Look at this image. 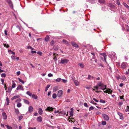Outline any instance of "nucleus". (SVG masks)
Instances as JSON below:
<instances>
[{
    "instance_id": "ea45409f",
    "label": "nucleus",
    "mask_w": 129,
    "mask_h": 129,
    "mask_svg": "<svg viewBox=\"0 0 129 129\" xmlns=\"http://www.w3.org/2000/svg\"><path fill=\"white\" fill-rule=\"evenodd\" d=\"M100 102L103 103H105L106 102L103 99H101L100 100Z\"/></svg>"
},
{
    "instance_id": "39448f33",
    "label": "nucleus",
    "mask_w": 129,
    "mask_h": 129,
    "mask_svg": "<svg viewBox=\"0 0 129 129\" xmlns=\"http://www.w3.org/2000/svg\"><path fill=\"white\" fill-rule=\"evenodd\" d=\"M101 55H102L103 57H101V59L103 60L104 61H105V62H106L107 61H106V59L107 56L106 54L105 53H102Z\"/></svg>"
},
{
    "instance_id": "58836bf2",
    "label": "nucleus",
    "mask_w": 129,
    "mask_h": 129,
    "mask_svg": "<svg viewBox=\"0 0 129 129\" xmlns=\"http://www.w3.org/2000/svg\"><path fill=\"white\" fill-rule=\"evenodd\" d=\"M6 126L8 129H12V127L11 126H9L8 125H6Z\"/></svg>"
},
{
    "instance_id": "f03ea898",
    "label": "nucleus",
    "mask_w": 129,
    "mask_h": 129,
    "mask_svg": "<svg viewBox=\"0 0 129 129\" xmlns=\"http://www.w3.org/2000/svg\"><path fill=\"white\" fill-rule=\"evenodd\" d=\"M121 68L123 70H126L128 67L127 63L126 62H123L121 64Z\"/></svg>"
},
{
    "instance_id": "0eeeda50",
    "label": "nucleus",
    "mask_w": 129,
    "mask_h": 129,
    "mask_svg": "<svg viewBox=\"0 0 129 129\" xmlns=\"http://www.w3.org/2000/svg\"><path fill=\"white\" fill-rule=\"evenodd\" d=\"M53 108L50 106L48 107L47 108L45 109V110L46 111H53Z\"/></svg>"
},
{
    "instance_id": "e433bc0d",
    "label": "nucleus",
    "mask_w": 129,
    "mask_h": 129,
    "mask_svg": "<svg viewBox=\"0 0 129 129\" xmlns=\"http://www.w3.org/2000/svg\"><path fill=\"white\" fill-rule=\"evenodd\" d=\"M16 86V84L15 83V82H14V81H13V84L12 86V88H14Z\"/></svg>"
},
{
    "instance_id": "a19ab883",
    "label": "nucleus",
    "mask_w": 129,
    "mask_h": 129,
    "mask_svg": "<svg viewBox=\"0 0 129 129\" xmlns=\"http://www.w3.org/2000/svg\"><path fill=\"white\" fill-rule=\"evenodd\" d=\"M61 80H62V81H66L65 80L61 79V78H58L55 81H61Z\"/></svg>"
},
{
    "instance_id": "423d86ee",
    "label": "nucleus",
    "mask_w": 129,
    "mask_h": 129,
    "mask_svg": "<svg viewBox=\"0 0 129 129\" xmlns=\"http://www.w3.org/2000/svg\"><path fill=\"white\" fill-rule=\"evenodd\" d=\"M104 119L108 121L109 120V117L106 114H104L102 115Z\"/></svg>"
},
{
    "instance_id": "603ef678",
    "label": "nucleus",
    "mask_w": 129,
    "mask_h": 129,
    "mask_svg": "<svg viewBox=\"0 0 129 129\" xmlns=\"http://www.w3.org/2000/svg\"><path fill=\"white\" fill-rule=\"evenodd\" d=\"M102 124L103 125H105L106 124V122L105 121H102Z\"/></svg>"
},
{
    "instance_id": "6e6d98bb",
    "label": "nucleus",
    "mask_w": 129,
    "mask_h": 129,
    "mask_svg": "<svg viewBox=\"0 0 129 129\" xmlns=\"http://www.w3.org/2000/svg\"><path fill=\"white\" fill-rule=\"evenodd\" d=\"M84 105L85 107H89L88 105H87V103H84Z\"/></svg>"
},
{
    "instance_id": "4be33fe9",
    "label": "nucleus",
    "mask_w": 129,
    "mask_h": 129,
    "mask_svg": "<svg viewBox=\"0 0 129 129\" xmlns=\"http://www.w3.org/2000/svg\"><path fill=\"white\" fill-rule=\"evenodd\" d=\"M19 97H20V96H19V95H15V96H13L11 100H13L14 99H16L17 98H19Z\"/></svg>"
},
{
    "instance_id": "f8f14e48",
    "label": "nucleus",
    "mask_w": 129,
    "mask_h": 129,
    "mask_svg": "<svg viewBox=\"0 0 129 129\" xmlns=\"http://www.w3.org/2000/svg\"><path fill=\"white\" fill-rule=\"evenodd\" d=\"M2 115L4 119L6 120L7 119V116L6 113L5 112H3L2 113Z\"/></svg>"
},
{
    "instance_id": "4c0bfd02",
    "label": "nucleus",
    "mask_w": 129,
    "mask_h": 129,
    "mask_svg": "<svg viewBox=\"0 0 129 129\" xmlns=\"http://www.w3.org/2000/svg\"><path fill=\"white\" fill-rule=\"evenodd\" d=\"M123 4L127 8L129 6L126 4L124 2L123 3Z\"/></svg>"
},
{
    "instance_id": "f3484780",
    "label": "nucleus",
    "mask_w": 129,
    "mask_h": 129,
    "mask_svg": "<svg viewBox=\"0 0 129 129\" xmlns=\"http://www.w3.org/2000/svg\"><path fill=\"white\" fill-rule=\"evenodd\" d=\"M37 120L38 121L41 122L42 121V118L41 116H39L37 117Z\"/></svg>"
},
{
    "instance_id": "6ab92c4d",
    "label": "nucleus",
    "mask_w": 129,
    "mask_h": 129,
    "mask_svg": "<svg viewBox=\"0 0 129 129\" xmlns=\"http://www.w3.org/2000/svg\"><path fill=\"white\" fill-rule=\"evenodd\" d=\"M32 98L35 99H37L38 96L35 94H33L32 95Z\"/></svg>"
},
{
    "instance_id": "f704fd0d",
    "label": "nucleus",
    "mask_w": 129,
    "mask_h": 129,
    "mask_svg": "<svg viewBox=\"0 0 129 129\" xmlns=\"http://www.w3.org/2000/svg\"><path fill=\"white\" fill-rule=\"evenodd\" d=\"M121 79L122 80H124L126 79V78L124 75H123L121 77Z\"/></svg>"
},
{
    "instance_id": "cd10ccee",
    "label": "nucleus",
    "mask_w": 129,
    "mask_h": 129,
    "mask_svg": "<svg viewBox=\"0 0 129 129\" xmlns=\"http://www.w3.org/2000/svg\"><path fill=\"white\" fill-rule=\"evenodd\" d=\"M22 106L21 104V103L18 102L17 103V107L19 108L21 107Z\"/></svg>"
},
{
    "instance_id": "79ce46f5",
    "label": "nucleus",
    "mask_w": 129,
    "mask_h": 129,
    "mask_svg": "<svg viewBox=\"0 0 129 129\" xmlns=\"http://www.w3.org/2000/svg\"><path fill=\"white\" fill-rule=\"evenodd\" d=\"M125 111L126 112L129 111V106H127L126 109L125 110Z\"/></svg>"
},
{
    "instance_id": "dca6fc26",
    "label": "nucleus",
    "mask_w": 129,
    "mask_h": 129,
    "mask_svg": "<svg viewBox=\"0 0 129 129\" xmlns=\"http://www.w3.org/2000/svg\"><path fill=\"white\" fill-rule=\"evenodd\" d=\"M43 111L42 109L41 108H39L38 110V113L40 115H41L42 114Z\"/></svg>"
},
{
    "instance_id": "e2e57ef3",
    "label": "nucleus",
    "mask_w": 129,
    "mask_h": 129,
    "mask_svg": "<svg viewBox=\"0 0 129 129\" xmlns=\"http://www.w3.org/2000/svg\"><path fill=\"white\" fill-rule=\"evenodd\" d=\"M6 75L5 73H3L1 74V76L3 77H5L6 76Z\"/></svg>"
},
{
    "instance_id": "20e7f679",
    "label": "nucleus",
    "mask_w": 129,
    "mask_h": 129,
    "mask_svg": "<svg viewBox=\"0 0 129 129\" xmlns=\"http://www.w3.org/2000/svg\"><path fill=\"white\" fill-rule=\"evenodd\" d=\"M69 61V60L64 58H62L61 60L60 63L63 64L67 63Z\"/></svg>"
},
{
    "instance_id": "9b49d317",
    "label": "nucleus",
    "mask_w": 129,
    "mask_h": 129,
    "mask_svg": "<svg viewBox=\"0 0 129 129\" xmlns=\"http://www.w3.org/2000/svg\"><path fill=\"white\" fill-rule=\"evenodd\" d=\"M72 45L74 47L77 48L79 46L78 45L76 44L75 42H72L71 43Z\"/></svg>"
},
{
    "instance_id": "8fccbe9b",
    "label": "nucleus",
    "mask_w": 129,
    "mask_h": 129,
    "mask_svg": "<svg viewBox=\"0 0 129 129\" xmlns=\"http://www.w3.org/2000/svg\"><path fill=\"white\" fill-rule=\"evenodd\" d=\"M87 2H89L90 3H94L95 2L94 0H93V2H92L91 0H86Z\"/></svg>"
},
{
    "instance_id": "de8ad7c7",
    "label": "nucleus",
    "mask_w": 129,
    "mask_h": 129,
    "mask_svg": "<svg viewBox=\"0 0 129 129\" xmlns=\"http://www.w3.org/2000/svg\"><path fill=\"white\" fill-rule=\"evenodd\" d=\"M54 41L52 40L50 43V44L52 46L54 44Z\"/></svg>"
},
{
    "instance_id": "a18cd8bd",
    "label": "nucleus",
    "mask_w": 129,
    "mask_h": 129,
    "mask_svg": "<svg viewBox=\"0 0 129 129\" xmlns=\"http://www.w3.org/2000/svg\"><path fill=\"white\" fill-rule=\"evenodd\" d=\"M3 44L4 46L5 47H6L7 48H8L9 47V45L8 44Z\"/></svg>"
},
{
    "instance_id": "680f3d73",
    "label": "nucleus",
    "mask_w": 129,
    "mask_h": 129,
    "mask_svg": "<svg viewBox=\"0 0 129 129\" xmlns=\"http://www.w3.org/2000/svg\"><path fill=\"white\" fill-rule=\"evenodd\" d=\"M48 76L49 77L52 76L53 75L51 73H49L48 74Z\"/></svg>"
},
{
    "instance_id": "c9c22d12",
    "label": "nucleus",
    "mask_w": 129,
    "mask_h": 129,
    "mask_svg": "<svg viewBox=\"0 0 129 129\" xmlns=\"http://www.w3.org/2000/svg\"><path fill=\"white\" fill-rule=\"evenodd\" d=\"M95 88L97 90H98L99 89H100V86L98 85V83L97 84V85L95 86Z\"/></svg>"
},
{
    "instance_id": "1a4fd4ad",
    "label": "nucleus",
    "mask_w": 129,
    "mask_h": 129,
    "mask_svg": "<svg viewBox=\"0 0 129 129\" xmlns=\"http://www.w3.org/2000/svg\"><path fill=\"white\" fill-rule=\"evenodd\" d=\"M7 2L8 3L9 6L11 8H12L13 7V4L12 3L10 0H6Z\"/></svg>"
},
{
    "instance_id": "bb28decb",
    "label": "nucleus",
    "mask_w": 129,
    "mask_h": 129,
    "mask_svg": "<svg viewBox=\"0 0 129 129\" xmlns=\"http://www.w3.org/2000/svg\"><path fill=\"white\" fill-rule=\"evenodd\" d=\"M26 93L29 96H31L32 95V93L30 92L29 91H27Z\"/></svg>"
},
{
    "instance_id": "a211bd4d",
    "label": "nucleus",
    "mask_w": 129,
    "mask_h": 129,
    "mask_svg": "<svg viewBox=\"0 0 129 129\" xmlns=\"http://www.w3.org/2000/svg\"><path fill=\"white\" fill-rule=\"evenodd\" d=\"M58 86H55L53 88V91L55 92L58 89Z\"/></svg>"
},
{
    "instance_id": "774afa93",
    "label": "nucleus",
    "mask_w": 129,
    "mask_h": 129,
    "mask_svg": "<svg viewBox=\"0 0 129 129\" xmlns=\"http://www.w3.org/2000/svg\"><path fill=\"white\" fill-rule=\"evenodd\" d=\"M128 71H126L125 73L126 74H128L129 73V69H128L127 70Z\"/></svg>"
},
{
    "instance_id": "473e14b6",
    "label": "nucleus",
    "mask_w": 129,
    "mask_h": 129,
    "mask_svg": "<svg viewBox=\"0 0 129 129\" xmlns=\"http://www.w3.org/2000/svg\"><path fill=\"white\" fill-rule=\"evenodd\" d=\"M108 93H111L112 92V91L111 90V89H107Z\"/></svg>"
},
{
    "instance_id": "f257e3e1",
    "label": "nucleus",
    "mask_w": 129,
    "mask_h": 129,
    "mask_svg": "<svg viewBox=\"0 0 129 129\" xmlns=\"http://www.w3.org/2000/svg\"><path fill=\"white\" fill-rule=\"evenodd\" d=\"M98 85L100 86V89L103 90L105 89H107V85H104V84L100 82L98 83Z\"/></svg>"
},
{
    "instance_id": "0e129e2a",
    "label": "nucleus",
    "mask_w": 129,
    "mask_h": 129,
    "mask_svg": "<svg viewBox=\"0 0 129 129\" xmlns=\"http://www.w3.org/2000/svg\"><path fill=\"white\" fill-rule=\"evenodd\" d=\"M96 115L100 114H101V113L99 111H97L96 112Z\"/></svg>"
},
{
    "instance_id": "c756f323",
    "label": "nucleus",
    "mask_w": 129,
    "mask_h": 129,
    "mask_svg": "<svg viewBox=\"0 0 129 129\" xmlns=\"http://www.w3.org/2000/svg\"><path fill=\"white\" fill-rule=\"evenodd\" d=\"M116 3L117 4V5L118 6L121 5L120 3L119 0H116Z\"/></svg>"
},
{
    "instance_id": "bf43d9fd",
    "label": "nucleus",
    "mask_w": 129,
    "mask_h": 129,
    "mask_svg": "<svg viewBox=\"0 0 129 129\" xmlns=\"http://www.w3.org/2000/svg\"><path fill=\"white\" fill-rule=\"evenodd\" d=\"M124 58L125 60H127L128 59V57L127 56H125Z\"/></svg>"
},
{
    "instance_id": "13d9d810",
    "label": "nucleus",
    "mask_w": 129,
    "mask_h": 129,
    "mask_svg": "<svg viewBox=\"0 0 129 129\" xmlns=\"http://www.w3.org/2000/svg\"><path fill=\"white\" fill-rule=\"evenodd\" d=\"M23 118V116L22 115L20 116L19 117V120H21Z\"/></svg>"
},
{
    "instance_id": "3c124183",
    "label": "nucleus",
    "mask_w": 129,
    "mask_h": 129,
    "mask_svg": "<svg viewBox=\"0 0 129 129\" xmlns=\"http://www.w3.org/2000/svg\"><path fill=\"white\" fill-rule=\"evenodd\" d=\"M27 48L28 49H31V50H33L34 49L32 47H31L30 46H28Z\"/></svg>"
},
{
    "instance_id": "393cba45",
    "label": "nucleus",
    "mask_w": 129,
    "mask_h": 129,
    "mask_svg": "<svg viewBox=\"0 0 129 129\" xmlns=\"http://www.w3.org/2000/svg\"><path fill=\"white\" fill-rule=\"evenodd\" d=\"M6 101H7V104H6L7 105H9V100L8 98V97H7L6 98Z\"/></svg>"
},
{
    "instance_id": "052dcab7",
    "label": "nucleus",
    "mask_w": 129,
    "mask_h": 129,
    "mask_svg": "<svg viewBox=\"0 0 129 129\" xmlns=\"http://www.w3.org/2000/svg\"><path fill=\"white\" fill-rule=\"evenodd\" d=\"M8 31L6 30H5L4 31V33L5 35L6 36H7L8 35L7 34Z\"/></svg>"
},
{
    "instance_id": "6e6552de",
    "label": "nucleus",
    "mask_w": 129,
    "mask_h": 129,
    "mask_svg": "<svg viewBox=\"0 0 129 129\" xmlns=\"http://www.w3.org/2000/svg\"><path fill=\"white\" fill-rule=\"evenodd\" d=\"M16 89L17 90H23L24 89L23 87L21 85H19L17 87Z\"/></svg>"
},
{
    "instance_id": "49530a36",
    "label": "nucleus",
    "mask_w": 129,
    "mask_h": 129,
    "mask_svg": "<svg viewBox=\"0 0 129 129\" xmlns=\"http://www.w3.org/2000/svg\"><path fill=\"white\" fill-rule=\"evenodd\" d=\"M105 2V0H99V2L100 3H104Z\"/></svg>"
},
{
    "instance_id": "7c9ffc66",
    "label": "nucleus",
    "mask_w": 129,
    "mask_h": 129,
    "mask_svg": "<svg viewBox=\"0 0 129 129\" xmlns=\"http://www.w3.org/2000/svg\"><path fill=\"white\" fill-rule=\"evenodd\" d=\"M50 85L48 84L47 86L45 88V91H46L48 90L50 86Z\"/></svg>"
},
{
    "instance_id": "412c9836",
    "label": "nucleus",
    "mask_w": 129,
    "mask_h": 129,
    "mask_svg": "<svg viewBox=\"0 0 129 129\" xmlns=\"http://www.w3.org/2000/svg\"><path fill=\"white\" fill-rule=\"evenodd\" d=\"M15 112L17 114H19V110L18 109L15 108Z\"/></svg>"
},
{
    "instance_id": "ddd939ff",
    "label": "nucleus",
    "mask_w": 129,
    "mask_h": 129,
    "mask_svg": "<svg viewBox=\"0 0 129 129\" xmlns=\"http://www.w3.org/2000/svg\"><path fill=\"white\" fill-rule=\"evenodd\" d=\"M62 94V90H60L58 91L57 93V96L59 97H60Z\"/></svg>"
},
{
    "instance_id": "b1692460",
    "label": "nucleus",
    "mask_w": 129,
    "mask_h": 129,
    "mask_svg": "<svg viewBox=\"0 0 129 129\" xmlns=\"http://www.w3.org/2000/svg\"><path fill=\"white\" fill-rule=\"evenodd\" d=\"M23 100L25 103L27 104H29V103L28 100L24 99H23Z\"/></svg>"
},
{
    "instance_id": "5701e85b",
    "label": "nucleus",
    "mask_w": 129,
    "mask_h": 129,
    "mask_svg": "<svg viewBox=\"0 0 129 129\" xmlns=\"http://www.w3.org/2000/svg\"><path fill=\"white\" fill-rule=\"evenodd\" d=\"M123 102L122 100H121L120 102H119L118 104V106L121 107L123 104Z\"/></svg>"
},
{
    "instance_id": "864d4df0",
    "label": "nucleus",
    "mask_w": 129,
    "mask_h": 129,
    "mask_svg": "<svg viewBox=\"0 0 129 129\" xmlns=\"http://www.w3.org/2000/svg\"><path fill=\"white\" fill-rule=\"evenodd\" d=\"M12 89V88L11 87H9L8 88V90L9 92H11Z\"/></svg>"
},
{
    "instance_id": "72a5a7b5",
    "label": "nucleus",
    "mask_w": 129,
    "mask_h": 129,
    "mask_svg": "<svg viewBox=\"0 0 129 129\" xmlns=\"http://www.w3.org/2000/svg\"><path fill=\"white\" fill-rule=\"evenodd\" d=\"M79 65L81 68H83L84 67L83 64L82 63H79Z\"/></svg>"
},
{
    "instance_id": "c85d7f7f",
    "label": "nucleus",
    "mask_w": 129,
    "mask_h": 129,
    "mask_svg": "<svg viewBox=\"0 0 129 129\" xmlns=\"http://www.w3.org/2000/svg\"><path fill=\"white\" fill-rule=\"evenodd\" d=\"M74 83L76 86H78L79 84V81H74Z\"/></svg>"
},
{
    "instance_id": "09e8293b",
    "label": "nucleus",
    "mask_w": 129,
    "mask_h": 129,
    "mask_svg": "<svg viewBox=\"0 0 129 129\" xmlns=\"http://www.w3.org/2000/svg\"><path fill=\"white\" fill-rule=\"evenodd\" d=\"M124 97V95H122V96H119L120 99H122L123 100L122 101H124V98H123Z\"/></svg>"
},
{
    "instance_id": "7ed1b4c3",
    "label": "nucleus",
    "mask_w": 129,
    "mask_h": 129,
    "mask_svg": "<svg viewBox=\"0 0 129 129\" xmlns=\"http://www.w3.org/2000/svg\"><path fill=\"white\" fill-rule=\"evenodd\" d=\"M108 56L111 59H115L116 58V54L115 53L113 52H111L109 54Z\"/></svg>"
},
{
    "instance_id": "4468645a",
    "label": "nucleus",
    "mask_w": 129,
    "mask_h": 129,
    "mask_svg": "<svg viewBox=\"0 0 129 129\" xmlns=\"http://www.w3.org/2000/svg\"><path fill=\"white\" fill-rule=\"evenodd\" d=\"M66 114V112L63 111L61 112H59V115H61V116L65 115Z\"/></svg>"
},
{
    "instance_id": "338daca9",
    "label": "nucleus",
    "mask_w": 129,
    "mask_h": 129,
    "mask_svg": "<svg viewBox=\"0 0 129 129\" xmlns=\"http://www.w3.org/2000/svg\"><path fill=\"white\" fill-rule=\"evenodd\" d=\"M31 52L32 53V54H34L35 53H36V51H33V50H31Z\"/></svg>"
},
{
    "instance_id": "69168bd1",
    "label": "nucleus",
    "mask_w": 129,
    "mask_h": 129,
    "mask_svg": "<svg viewBox=\"0 0 129 129\" xmlns=\"http://www.w3.org/2000/svg\"><path fill=\"white\" fill-rule=\"evenodd\" d=\"M70 115L71 116H72L73 115V112L72 111H71L70 113Z\"/></svg>"
},
{
    "instance_id": "aec40b11",
    "label": "nucleus",
    "mask_w": 129,
    "mask_h": 129,
    "mask_svg": "<svg viewBox=\"0 0 129 129\" xmlns=\"http://www.w3.org/2000/svg\"><path fill=\"white\" fill-rule=\"evenodd\" d=\"M49 37L48 36H46L45 38V40L46 42L48 41H49Z\"/></svg>"
},
{
    "instance_id": "a878e982",
    "label": "nucleus",
    "mask_w": 129,
    "mask_h": 129,
    "mask_svg": "<svg viewBox=\"0 0 129 129\" xmlns=\"http://www.w3.org/2000/svg\"><path fill=\"white\" fill-rule=\"evenodd\" d=\"M54 49L55 50H57L58 49V46L57 45H55L54 46Z\"/></svg>"
},
{
    "instance_id": "4d7b16f0",
    "label": "nucleus",
    "mask_w": 129,
    "mask_h": 129,
    "mask_svg": "<svg viewBox=\"0 0 129 129\" xmlns=\"http://www.w3.org/2000/svg\"><path fill=\"white\" fill-rule=\"evenodd\" d=\"M71 122H72L73 123H74V122L75 121V120L74 119V118H71Z\"/></svg>"
},
{
    "instance_id": "2eb2a0df",
    "label": "nucleus",
    "mask_w": 129,
    "mask_h": 129,
    "mask_svg": "<svg viewBox=\"0 0 129 129\" xmlns=\"http://www.w3.org/2000/svg\"><path fill=\"white\" fill-rule=\"evenodd\" d=\"M33 110V108L32 106H29L28 108V111L29 112L31 113Z\"/></svg>"
},
{
    "instance_id": "c03bdc74",
    "label": "nucleus",
    "mask_w": 129,
    "mask_h": 129,
    "mask_svg": "<svg viewBox=\"0 0 129 129\" xmlns=\"http://www.w3.org/2000/svg\"><path fill=\"white\" fill-rule=\"evenodd\" d=\"M88 79L89 80H92V79H91V75H88Z\"/></svg>"
},
{
    "instance_id": "37998d69",
    "label": "nucleus",
    "mask_w": 129,
    "mask_h": 129,
    "mask_svg": "<svg viewBox=\"0 0 129 129\" xmlns=\"http://www.w3.org/2000/svg\"><path fill=\"white\" fill-rule=\"evenodd\" d=\"M94 109V107H93L92 106H91L90 107L89 109V111H90L91 110H93Z\"/></svg>"
},
{
    "instance_id": "2f4dec72",
    "label": "nucleus",
    "mask_w": 129,
    "mask_h": 129,
    "mask_svg": "<svg viewBox=\"0 0 129 129\" xmlns=\"http://www.w3.org/2000/svg\"><path fill=\"white\" fill-rule=\"evenodd\" d=\"M57 96V95L55 93H54L52 95V98L54 99H55L56 98Z\"/></svg>"
},
{
    "instance_id": "5fc2aeb1",
    "label": "nucleus",
    "mask_w": 129,
    "mask_h": 129,
    "mask_svg": "<svg viewBox=\"0 0 129 129\" xmlns=\"http://www.w3.org/2000/svg\"><path fill=\"white\" fill-rule=\"evenodd\" d=\"M37 53L39 54L41 56L42 55V52L41 51H38V52H37Z\"/></svg>"
},
{
    "instance_id": "9d476101",
    "label": "nucleus",
    "mask_w": 129,
    "mask_h": 129,
    "mask_svg": "<svg viewBox=\"0 0 129 129\" xmlns=\"http://www.w3.org/2000/svg\"><path fill=\"white\" fill-rule=\"evenodd\" d=\"M118 114L119 116L120 117V118L122 120L124 119L123 116V114L121 113L118 112Z\"/></svg>"
}]
</instances>
